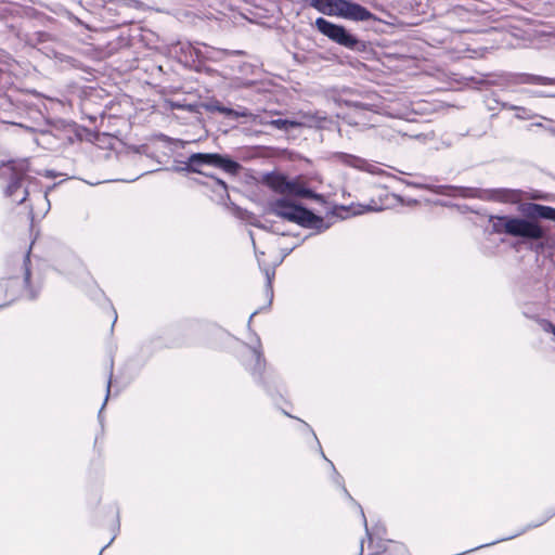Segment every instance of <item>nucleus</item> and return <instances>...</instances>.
I'll use <instances>...</instances> for the list:
<instances>
[{
	"instance_id": "nucleus-25",
	"label": "nucleus",
	"mask_w": 555,
	"mask_h": 555,
	"mask_svg": "<svg viewBox=\"0 0 555 555\" xmlns=\"http://www.w3.org/2000/svg\"><path fill=\"white\" fill-rule=\"evenodd\" d=\"M36 297V294L33 293L31 291H29V298H35Z\"/></svg>"
},
{
	"instance_id": "nucleus-7",
	"label": "nucleus",
	"mask_w": 555,
	"mask_h": 555,
	"mask_svg": "<svg viewBox=\"0 0 555 555\" xmlns=\"http://www.w3.org/2000/svg\"><path fill=\"white\" fill-rule=\"evenodd\" d=\"M317 29L333 42L347 49H356L359 40L350 34L344 26L334 24L323 17L315 20Z\"/></svg>"
},
{
	"instance_id": "nucleus-2",
	"label": "nucleus",
	"mask_w": 555,
	"mask_h": 555,
	"mask_svg": "<svg viewBox=\"0 0 555 555\" xmlns=\"http://www.w3.org/2000/svg\"><path fill=\"white\" fill-rule=\"evenodd\" d=\"M522 212L524 216H490L489 222L492 232L529 241H539L545 236V230L539 219L555 222V208L550 206L531 203L522 208Z\"/></svg>"
},
{
	"instance_id": "nucleus-31",
	"label": "nucleus",
	"mask_w": 555,
	"mask_h": 555,
	"mask_svg": "<svg viewBox=\"0 0 555 555\" xmlns=\"http://www.w3.org/2000/svg\"><path fill=\"white\" fill-rule=\"evenodd\" d=\"M360 550H361V552L363 551V541L361 542Z\"/></svg>"
},
{
	"instance_id": "nucleus-1",
	"label": "nucleus",
	"mask_w": 555,
	"mask_h": 555,
	"mask_svg": "<svg viewBox=\"0 0 555 555\" xmlns=\"http://www.w3.org/2000/svg\"><path fill=\"white\" fill-rule=\"evenodd\" d=\"M27 159H17L3 163L0 166V179L5 181L3 192L13 203H28L30 219H42L50 210L48 194L37 190V183L26 175Z\"/></svg>"
},
{
	"instance_id": "nucleus-26",
	"label": "nucleus",
	"mask_w": 555,
	"mask_h": 555,
	"mask_svg": "<svg viewBox=\"0 0 555 555\" xmlns=\"http://www.w3.org/2000/svg\"><path fill=\"white\" fill-rule=\"evenodd\" d=\"M257 227H259L261 229H268V227L266 224H257Z\"/></svg>"
},
{
	"instance_id": "nucleus-19",
	"label": "nucleus",
	"mask_w": 555,
	"mask_h": 555,
	"mask_svg": "<svg viewBox=\"0 0 555 555\" xmlns=\"http://www.w3.org/2000/svg\"><path fill=\"white\" fill-rule=\"evenodd\" d=\"M554 515H555V512H554L553 514H551V515H548V516L544 517V518H543V519H541L539 522H537V524H534V525H532V526H529V528H534V527H538V526H540V525L544 524L547 519H550V518H551L552 516H554Z\"/></svg>"
},
{
	"instance_id": "nucleus-14",
	"label": "nucleus",
	"mask_w": 555,
	"mask_h": 555,
	"mask_svg": "<svg viewBox=\"0 0 555 555\" xmlns=\"http://www.w3.org/2000/svg\"><path fill=\"white\" fill-rule=\"evenodd\" d=\"M506 107L515 111L516 112L515 116L518 119L526 120V119H531L534 117V114L526 107L515 106V105H508Z\"/></svg>"
},
{
	"instance_id": "nucleus-27",
	"label": "nucleus",
	"mask_w": 555,
	"mask_h": 555,
	"mask_svg": "<svg viewBox=\"0 0 555 555\" xmlns=\"http://www.w3.org/2000/svg\"><path fill=\"white\" fill-rule=\"evenodd\" d=\"M292 249H293V248H288V249L285 251V254H284V256H283V257H285L286 255H288V254L292 251Z\"/></svg>"
},
{
	"instance_id": "nucleus-30",
	"label": "nucleus",
	"mask_w": 555,
	"mask_h": 555,
	"mask_svg": "<svg viewBox=\"0 0 555 555\" xmlns=\"http://www.w3.org/2000/svg\"><path fill=\"white\" fill-rule=\"evenodd\" d=\"M320 451H321L322 456L327 461V459L325 457V453H323V451L321 449H320Z\"/></svg>"
},
{
	"instance_id": "nucleus-9",
	"label": "nucleus",
	"mask_w": 555,
	"mask_h": 555,
	"mask_svg": "<svg viewBox=\"0 0 555 555\" xmlns=\"http://www.w3.org/2000/svg\"><path fill=\"white\" fill-rule=\"evenodd\" d=\"M334 157H336L339 163L347 166L365 170L371 173H377V167L375 165L369 164L365 159L358 156L347 153H336Z\"/></svg>"
},
{
	"instance_id": "nucleus-6",
	"label": "nucleus",
	"mask_w": 555,
	"mask_h": 555,
	"mask_svg": "<svg viewBox=\"0 0 555 555\" xmlns=\"http://www.w3.org/2000/svg\"><path fill=\"white\" fill-rule=\"evenodd\" d=\"M264 183L274 192L284 195H295L300 197H313L311 190L305 188L297 180H289L282 173H268L264 177Z\"/></svg>"
},
{
	"instance_id": "nucleus-23",
	"label": "nucleus",
	"mask_w": 555,
	"mask_h": 555,
	"mask_svg": "<svg viewBox=\"0 0 555 555\" xmlns=\"http://www.w3.org/2000/svg\"><path fill=\"white\" fill-rule=\"evenodd\" d=\"M109 387H111V378L108 379V383H107V393H106V398H108V395H109ZM107 399H105L106 401Z\"/></svg>"
},
{
	"instance_id": "nucleus-17",
	"label": "nucleus",
	"mask_w": 555,
	"mask_h": 555,
	"mask_svg": "<svg viewBox=\"0 0 555 555\" xmlns=\"http://www.w3.org/2000/svg\"><path fill=\"white\" fill-rule=\"evenodd\" d=\"M264 275L267 279L268 288L271 289L272 280L274 278V270L271 269H264Z\"/></svg>"
},
{
	"instance_id": "nucleus-4",
	"label": "nucleus",
	"mask_w": 555,
	"mask_h": 555,
	"mask_svg": "<svg viewBox=\"0 0 555 555\" xmlns=\"http://www.w3.org/2000/svg\"><path fill=\"white\" fill-rule=\"evenodd\" d=\"M311 7L328 16H337L353 22L375 20L373 13L350 0H311Z\"/></svg>"
},
{
	"instance_id": "nucleus-24",
	"label": "nucleus",
	"mask_w": 555,
	"mask_h": 555,
	"mask_svg": "<svg viewBox=\"0 0 555 555\" xmlns=\"http://www.w3.org/2000/svg\"><path fill=\"white\" fill-rule=\"evenodd\" d=\"M547 130H548L551 133L555 134V127H550Z\"/></svg>"
},
{
	"instance_id": "nucleus-12",
	"label": "nucleus",
	"mask_w": 555,
	"mask_h": 555,
	"mask_svg": "<svg viewBox=\"0 0 555 555\" xmlns=\"http://www.w3.org/2000/svg\"><path fill=\"white\" fill-rule=\"evenodd\" d=\"M206 108L209 112H218V113H221L223 115L232 116V117H235V118L248 116V114L245 111L244 112H237V111H234L232 108L223 106L219 102H211V103L206 105Z\"/></svg>"
},
{
	"instance_id": "nucleus-15",
	"label": "nucleus",
	"mask_w": 555,
	"mask_h": 555,
	"mask_svg": "<svg viewBox=\"0 0 555 555\" xmlns=\"http://www.w3.org/2000/svg\"><path fill=\"white\" fill-rule=\"evenodd\" d=\"M516 83L521 85H533V75L531 74H518L515 77Z\"/></svg>"
},
{
	"instance_id": "nucleus-22",
	"label": "nucleus",
	"mask_w": 555,
	"mask_h": 555,
	"mask_svg": "<svg viewBox=\"0 0 555 555\" xmlns=\"http://www.w3.org/2000/svg\"><path fill=\"white\" fill-rule=\"evenodd\" d=\"M251 240H253V245H254V247H255V251H256V256H257L258 262L260 263V258H259V256H258V251H257V249H256V242H255L254 237H251Z\"/></svg>"
},
{
	"instance_id": "nucleus-8",
	"label": "nucleus",
	"mask_w": 555,
	"mask_h": 555,
	"mask_svg": "<svg viewBox=\"0 0 555 555\" xmlns=\"http://www.w3.org/2000/svg\"><path fill=\"white\" fill-rule=\"evenodd\" d=\"M244 365L255 377H259L264 367L261 352L256 348L248 347L244 354Z\"/></svg>"
},
{
	"instance_id": "nucleus-5",
	"label": "nucleus",
	"mask_w": 555,
	"mask_h": 555,
	"mask_svg": "<svg viewBox=\"0 0 555 555\" xmlns=\"http://www.w3.org/2000/svg\"><path fill=\"white\" fill-rule=\"evenodd\" d=\"M186 168L196 173L204 175L203 167H216L223 171L234 175L240 169V165L220 154L215 153H194L188 157Z\"/></svg>"
},
{
	"instance_id": "nucleus-10",
	"label": "nucleus",
	"mask_w": 555,
	"mask_h": 555,
	"mask_svg": "<svg viewBox=\"0 0 555 555\" xmlns=\"http://www.w3.org/2000/svg\"><path fill=\"white\" fill-rule=\"evenodd\" d=\"M29 281V270L26 268L24 273V279H9L5 282V293L9 301L14 300L15 296L20 293L22 288H25Z\"/></svg>"
},
{
	"instance_id": "nucleus-21",
	"label": "nucleus",
	"mask_w": 555,
	"mask_h": 555,
	"mask_svg": "<svg viewBox=\"0 0 555 555\" xmlns=\"http://www.w3.org/2000/svg\"><path fill=\"white\" fill-rule=\"evenodd\" d=\"M385 531V528L384 527H377L376 528V532L374 534L376 535H379L380 533H383Z\"/></svg>"
},
{
	"instance_id": "nucleus-20",
	"label": "nucleus",
	"mask_w": 555,
	"mask_h": 555,
	"mask_svg": "<svg viewBox=\"0 0 555 555\" xmlns=\"http://www.w3.org/2000/svg\"><path fill=\"white\" fill-rule=\"evenodd\" d=\"M218 185L222 188L223 191H227V184L222 180H217Z\"/></svg>"
},
{
	"instance_id": "nucleus-16",
	"label": "nucleus",
	"mask_w": 555,
	"mask_h": 555,
	"mask_svg": "<svg viewBox=\"0 0 555 555\" xmlns=\"http://www.w3.org/2000/svg\"><path fill=\"white\" fill-rule=\"evenodd\" d=\"M533 85H541V86L555 85V77L548 78V77H544V76L533 75Z\"/></svg>"
},
{
	"instance_id": "nucleus-3",
	"label": "nucleus",
	"mask_w": 555,
	"mask_h": 555,
	"mask_svg": "<svg viewBox=\"0 0 555 555\" xmlns=\"http://www.w3.org/2000/svg\"><path fill=\"white\" fill-rule=\"evenodd\" d=\"M270 210L275 216L295 222L304 228L313 229L322 232L330 228L322 217H319L310 210L294 204L293 202L281 198L270 203Z\"/></svg>"
},
{
	"instance_id": "nucleus-28",
	"label": "nucleus",
	"mask_w": 555,
	"mask_h": 555,
	"mask_svg": "<svg viewBox=\"0 0 555 555\" xmlns=\"http://www.w3.org/2000/svg\"><path fill=\"white\" fill-rule=\"evenodd\" d=\"M537 96H546L544 93H535Z\"/></svg>"
},
{
	"instance_id": "nucleus-29",
	"label": "nucleus",
	"mask_w": 555,
	"mask_h": 555,
	"mask_svg": "<svg viewBox=\"0 0 555 555\" xmlns=\"http://www.w3.org/2000/svg\"><path fill=\"white\" fill-rule=\"evenodd\" d=\"M524 531H525V530H522V531H520V532H518V533H515L512 538H514V537H518V535H519L520 533H522Z\"/></svg>"
},
{
	"instance_id": "nucleus-18",
	"label": "nucleus",
	"mask_w": 555,
	"mask_h": 555,
	"mask_svg": "<svg viewBox=\"0 0 555 555\" xmlns=\"http://www.w3.org/2000/svg\"><path fill=\"white\" fill-rule=\"evenodd\" d=\"M359 508H360V514H361V517H362V520H363V525H364L365 530H366V535H367L369 540L372 541L373 533H371L369 528H367V522H366V518H365L363 509L361 507H359Z\"/></svg>"
},
{
	"instance_id": "nucleus-11",
	"label": "nucleus",
	"mask_w": 555,
	"mask_h": 555,
	"mask_svg": "<svg viewBox=\"0 0 555 555\" xmlns=\"http://www.w3.org/2000/svg\"><path fill=\"white\" fill-rule=\"evenodd\" d=\"M492 197L502 203L516 204L521 201V192L513 189H498L493 191Z\"/></svg>"
},
{
	"instance_id": "nucleus-13",
	"label": "nucleus",
	"mask_w": 555,
	"mask_h": 555,
	"mask_svg": "<svg viewBox=\"0 0 555 555\" xmlns=\"http://www.w3.org/2000/svg\"><path fill=\"white\" fill-rule=\"evenodd\" d=\"M269 124L280 130H288L289 128H296L302 125V122L293 119H272Z\"/></svg>"
}]
</instances>
